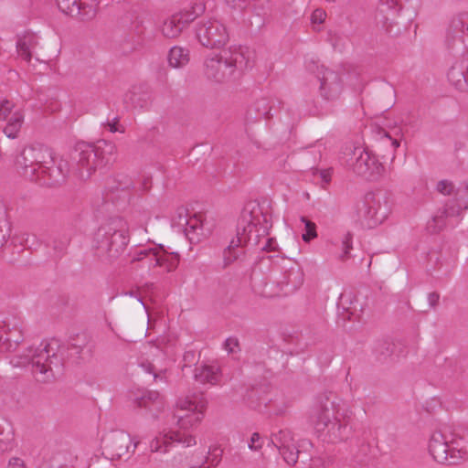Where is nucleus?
Here are the masks:
<instances>
[{
    "label": "nucleus",
    "mask_w": 468,
    "mask_h": 468,
    "mask_svg": "<svg viewBox=\"0 0 468 468\" xmlns=\"http://www.w3.org/2000/svg\"><path fill=\"white\" fill-rule=\"evenodd\" d=\"M446 42L453 47L461 43L468 49V12L463 11L453 15L446 29Z\"/></svg>",
    "instance_id": "dca6fc26"
},
{
    "label": "nucleus",
    "mask_w": 468,
    "mask_h": 468,
    "mask_svg": "<svg viewBox=\"0 0 468 468\" xmlns=\"http://www.w3.org/2000/svg\"><path fill=\"white\" fill-rule=\"evenodd\" d=\"M139 441H134L130 434L122 431H113L104 439V448L112 459L129 458L130 448L134 452Z\"/></svg>",
    "instance_id": "ddd939ff"
},
{
    "label": "nucleus",
    "mask_w": 468,
    "mask_h": 468,
    "mask_svg": "<svg viewBox=\"0 0 468 468\" xmlns=\"http://www.w3.org/2000/svg\"><path fill=\"white\" fill-rule=\"evenodd\" d=\"M319 175L324 184H328L331 181L332 173L330 169L321 170Z\"/></svg>",
    "instance_id": "13d9d810"
},
{
    "label": "nucleus",
    "mask_w": 468,
    "mask_h": 468,
    "mask_svg": "<svg viewBox=\"0 0 468 468\" xmlns=\"http://www.w3.org/2000/svg\"><path fill=\"white\" fill-rule=\"evenodd\" d=\"M23 340L24 322L20 318H7L0 324V348L13 351Z\"/></svg>",
    "instance_id": "f8f14e48"
},
{
    "label": "nucleus",
    "mask_w": 468,
    "mask_h": 468,
    "mask_svg": "<svg viewBox=\"0 0 468 468\" xmlns=\"http://www.w3.org/2000/svg\"><path fill=\"white\" fill-rule=\"evenodd\" d=\"M341 160L356 176L369 181L378 180L384 171L377 156L361 146H346Z\"/></svg>",
    "instance_id": "423d86ee"
},
{
    "label": "nucleus",
    "mask_w": 468,
    "mask_h": 468,
    "mask_svg": "<svg viewBox=\"0 0 468 468\" xmlns=\"http://www.w3.org/2000/svg\"><path fill=\"white\" fill-rule=\"evenodd\" d=\"M224 348L229 354H237L240 351L239 342L237 337L231 336L226 339Z\"/></svg>",
    "instance_id": "79ce46f5"
},
{
    "label": "nucleus",
    "mask_w": 468,
    "mask_h": 468,
    "mask_svg": "<svg viewBox=\"0 0 468 468\" xmlns=\"http://www.w3.org/2000/svg\"><path fill=\"white\" fill-rule=\"evenodd\" d=\"M8 238H9L8 229L3 228L2 226H0V248H2L5 244Z\"/></svg>",
    "instance_id": "6e6d98bb"
},
{
    "label": "nucleus",
    "mask_w": 468,
    "mask_h": 468,
    "mask_svg": "<svg viewBox=\"0 0 468 468\" xmlns=\"http://www.w3.org/2000/svg\"><path fill=\"white\" fill-rule=\"evenodd\" d=\"M353 235L347 232L342 240L343 253L340 255L342 261H346L349 257V250L352 249Z\"/></svg>",
    "instance_id": "a19ab883"
},
{
    "label": "nucleus",
    "mask_w": 468,
    "mask_h": 468,
    "mask_svg": "<svg viewBox=\"0 0 468 468\" xmlns=\"http://www.w3.org/2000/svg\"><path fill=\"white\" fill-rule=\"evenodd\" d=\"M450 464H456L468 458V438L456 433L448 435Z\"/></svg>",
    "instance_id": "393cba45"
},
{
    "label": "nucleus",
    "mask_w": 468,
    "mask_h": 468,
    "mask_svg": "<svg viewBox=\"0 0 468 468\" xmlns=\"http://www.w3.org/2000/svg\"><path fill=\"white\" fill-rule=\"evenodd\" d=\"M37 468H51V466L48 463H42L37 466Z\"/></svg>",
    "instance_id": "338daca9"
},
{
    "label": "nucleus",
    "mask_w": 468,
    "mask_h": 468,
    "mask_svg": "<svg viewBox=\"0 0 468 468\" xmlns=\"http://www.w3.org/2000/svg\"><path fill=\"white\" fill-rule=\"evenodd\" d=\"M271 441L279 450L280 454L289 465L297 463L300 451L290 430L282 429L277 432H272Z\"/></svg>",
    "instance_id": "4468645a"
},
{
    "label": "nucleus",
    "mask_w": 468,
    "mask_h": 468,
    "mask_svg": "<svg viewBox=\"0 0 468 468\" xmlns=\"http://www.w3.org/2000/svg\"><path fill=\"white\" fill-rule=\"evenodd\" d=\"M207 400L203 393H194L176 403L174 417L180 430L186 431L198 425L204 418Z\"/></svg>",
    "instance_id": "6e6552de"
},
{
    "label": "nucleus",
    "mask_w": 468,
    "mask_h": 468,
    "mask_svg": "<svg viewBox=\"0 0 468 468\" xmlns=\"http://www.w3.org/2000/svg\"><path fill=\"white\" fill-rule=\"evenodd\" d=\"M276 241L269 238L268 235L265 238H261L260 249L261 250L271 251L275 250Z\"/></svg>",
    "instance_id": "8fccbe9b"
},
{
    "label": "nucleus",
    "mask_w": 468,
    "mask_h": 468,
    "mask_svg": "<svg viewBox=\"0 0 468 468\" xmlns=\"http://www.w3.org/2000/svg\"><path fill=\"white\" fill-rule=\"evenodd\" d=\"M31 146L25 147L20 154L16 157V165L17 169L26 178L31 181L40 179L38 166L36 164V154Z\"/></svg>",
    "instance_id": "aec40b11"
},
{
    "label": "nucleus",
    "mask_w": 468,
    "mask_h": 468,
    "mask_svg": "<svg viewBox=\"0 0 468 468\" xmlns=\"http://www.w3.org/2000/svg\"><path fill=\"white\" fill-rule=\"evenodd\" d=\"M129 100L135 108H145L152 101V94L146 88L134 87L130 92Z\"/></svg>",
    "instance_id": "2f4dec72"
},
{
    "label": "nucleus",
    "mask_w": 468,
    "mask_h": 468,
    "mask_svg": "<svg viewBox=\"0 0 468 468\" xmlns=\"http://www.w3.org/2000/svg\"><path fill=\"white\" fill-rule=\"evenodd\" d=\"M309 420L323 441L336 443L351 434L350 411L334 392L319 394L310 408Z\"/></svg>",
    "instance_id": "f257e3e1"
},
{
    "label": "nucleus",
    "mask_w": 468,
    "mask_h": 468,
    "mask_svg": "<svg viewBox=\"0 0 468 468\" xmlns=\"http://www.w3.org/2000/svg\"><path fill=\"white\" fill-rule=\"evenodd\" d=\"M14 434L11 430L5 431L0 430V452H4L11 448Z\"/></svg>",
    "instance_id": "4c0bfd02"
},
{
    "label": "nucleus",
    "mask_w": 468,
    "mask_h": 468,
    "mask_svg": "<svg viewBox=\"0 0 468 468\" xmlns=\"http://www.w3.org/2000/svg\"><path fill=\"white\" fill-rule=\"evenodd\" d=\"M250 51L241 46H230L219 54L204 59L203 73L211 82L223 84L239 78L251 67Z\"/></svg>",
    "instance_id": "20e7f679"
},
{
    "label": "nucleus",
    "mask_w": 468,
    "mask_h": 468,
    "mask_svg": "<svg viewBox=\"0 0 468 468\" xmlns=\"http://www.w3.org/2000/svg\"><path fill=\"white\" fill-rule=\"evenodd\" d=\"M233 7L235 8H244L245 7V5H244V1H241V0H238V3L237 4H234L233 5Z\"/></svg>",
    "instance_id": "052dcab7"
},
{
    "label": "nucleus",
    "mask_w": 468,
    "mask_h": 468,
    "mask_svg": "<svg viewBox=\"0 0 468 468\" xmlns=\"http://www.w3.org/2000/svg\"><path fill=\"white\" fill-rule=\"evenodd\" d=\"M96 150L97 155L101 159L102 166L106 165L116 154L117 148L114 143L107 140H100L92 144Z\"/></svg>",
    "instance_id": "72a5a7b5"
},
{
    "label": "nucleus",
    "mask_w": 468,
    "mask_h": 468,
    "mask_svg": "<svg viewBox=\"0 0 468 468\" xmlns=\"http://www.w3.org/2000/svg\"><path fill=\"white\" fill-rule=\"evenodd\" d=\"M429 452L437 463L450 464L448 435L441 431L433 432L429 441Z\"/></svg>",
    "instance_id": "412c9836"
},
{
    "label": "nucleus",
    "mask_w": 468,
    "mask_h": 468,
    "mask_svg": "<svg viewBox=\"0 0 468 468\" xmlns=\"http://www.w3.org/2000/svg\"><path fill=\"white\" fill-rule=\"evenodd\" d=\"M134 402L139 408L148 409L154 419L158 418V413L164 408L163 398L157 391H145L140 397L134 399Z\"/></svg>",
    "instance_id": "a878e982"
},
{
    "label": "nucleus",
    "mask_w": 468,
    "mask_h": 468,
    "mask_svg": "<svg viewBox=\"0 0 468 468\" xmlns=\"http://www.w3.org/2000/svg\"><path fill=\"white\" fill-rule=\"evenodd\" d=\"M102 125L111 133H123L125 132L124 126L119 124V119L117 117H114L112 120H107V122L102 123Z\"/></svg>",
    "instance_id": "37998d69"
},
{
    "label": "nucleus",
    "mask_w": 468,
    "mask_h": 468,
    "mask_svg": "<svg viewBox=\"0 0 468 468\" xmlns=\"http://www.w3.org/2000/svg\"><path fill=\"white\" fill-rule=\"evenodd\" d=\"M263 444H264V440L260 435V433L253 432L249 441L248 447L250 450H251L253 452H258L262 448Z\"/></svg>",
    "instance_id": "ea45409f"
},
{
    "label": "nucleus",
    "mask_w": 468,
    "mask_h": 468,
    "mask_svg": "<svg viewBox=\"0 0 468 468\" xmlns=\"http://www.w3.org/2000/svg\"><path fill=\"white\" fill-rule=\"evenodd\" d=\"M169 65L173 68H183L189 62V50L175 46L173 47L168 54Z\"/></svg>",
    "instance_id": "f704fd0d"
},
{
    "label": "nucleus",
    "mask_w": 468,
    "mask_h": 468,
    "mask_svg": "<svg viewBox=\"0 0 468 468\" xmlns=\"http://www.w3.org/2000/svg\"><path fill=\"white\" fill-rule=\"evenodd\" d=\"M356 212L363 228L374 229L383 223L390 212L388 197L380 192H368L357 201Z\"/></svg>",
    "instance_id": "0eeeda50"
},
{
    "label": "nucleus",
    "mask_w": 468,
    "mask_h": 468,
    "mask_svg": "<svg viewBox=\"0 0 468 468\" xmlns=\"http://www.w3.org/2000/svg\"><path fill=\"white\" fill-rule=\"evenodd\" d=\"M194 378L201 384L218 385L220 383L222 373L218 365H202L195 368Z\"/></svg>",
    "instance_id": "bb28decb"
},
{
    "label": "nucleus",
    "mask_w": 468,
    "mask_h": 468,
    "mask_svg": "<svg viewBox=\"0 0 468 468\" xmlns=\"http://www.w3.org/2000/svg\"><path fill=\"white\" fill-rule=\"evenodd\" d=\"M76 163V170L81 178H89L97 168L103 167L92 144L79 143L71 154Z\"/></svg>",
    "instance_id": "9d476101"
},
{
    "label": "nucleus",
    "mask_w": 468,
    "mask_h": 468,
    "mask_svg": "<svg viewBox=\"0 0 468 468\" xmlns=\"http://www.w3.org/2000/svg\"><path fill=\"white\" fill-rule=\"evenodd\" d=\"M275 100L271 98H260L253 102L246 112V122H255L261 118L269 119L272 116L271 109Z\"/></svg>",
    "instance_id": "b1692460"
},
{
    "label": "nucleus",
    "mask_w": 468,
    "mask_h": 468,
    "mask_svg": "<svg viewBox=\"0 0 468 468\" xmlns=\"http://www.w3.org/2000/svg\"><path fill=\"white\" fill-rule=\"evenodd\" d=\"M376 351L379 353L381 356H387L392 353L391 345L388 342L379 343Z\"/></svg>",
    "instance_id": "3c124183"
},
{
    "label": "nucleus",
    "mask_w": 468,
    "mask_h": 468,
    "mask_svg": "<svg viewBox=\"0 0 468 468\" xmlns=\"http://www.w3.org/2000/svg\"><path fill=\"white\" fill-rule=\"evenodd\" d=\"M109 187L112 193H123V201L127 203L130 199V190L135 188V183L131 176L120 173L112 179Z\"/></svg>",
    "instance_id": "c85d7f7f"
},
{
    "label": "nucleus",
    "mask_w": 468,
    "mask_h": 468,
    "mask_svg": "<svg viewBox=\"0 0 468 468\" xmlns=\"http://www.w3.org/2000/svg\"><path fill=\"white\" fill-rule=\"evenodd\" d=\"M317 78L320 81V94L327 100L336 99L342 91V81L340 75L334 70L321 66L317 70Z\"/></svg>",
    "instance_id": "a211bd4d"
},
{
    "label": "nucleus",
    "mask_w": 468,
    "mask_h": 468,
    "mask_svg": "<svg viewBox=\"0 0 468 468\" xmlns=\"http://www.w3.org/2000/svg\"><path fill=\"white\" fill-rule=\"evenodd\" d=\"M129 240L127 223L122 218H111L94 234L96 256L102 262L111 264L124 253Z\"/></svg>",
    "instance_id": "39448f33"
},
{
    "label": "nucleus",
    "mask_w": 468,
    "mask_h": 468,
    "mask_svg": "<svg viewBox=\"0 0 468 468\" xmlns=\"http://www.w3.org/2000/svg\"><path fill=\"white\" fill-rule=\"evenodd\" d=\"M461 190L458 191V194H459V204H458V207L456 209H454L453 207H450L448 208V214L449 215H460L462 213V211L463 210H467L468 209V202L467 201H464L463 200V196L461 194Z\"/></svg>",
    "instance_id": "de8ad7c7"
},
{
    "label": "nucleus",
    "mask_w": 468,
    "mask_h": 468,
    "mask_svg": "<svg viewBox=\"0 0 468 468\" xmlns=\"http://www.w3.org/2000/svg\"><path fill=\"white\" fill-rule=\"evenodd\" d=\"M63 352L64 347L60 346L59 341L51 339L14 356L11 364L14 367H30L37 381L49 382L63 366Z\"/></svg>",
    "instance_id": "7ed1b4c3"
},
{
    "label": "nucleus",
    "mask_w": 468,
    "mask_h": 468,
    "mask_svg": "<svg viewBox=\"0 0 468 468\" xmlns=\"http://www.w3.org/2000/svg\"><path fill=\"white\" fill-rule=\"evenodd\" d=\"M196 37L198 42L207 48H221L229 39L226 26L214 18L197 22Z\"/></svg>",
    "instance_id": "1a4fd4ad"
},
{
    "label": "nucleus",
    "mask_w": 468,
    "mask_h": 468,
    "mask_svg": "<svg viewBox=\"0 0 468 468\" xmlns=\"http://www.w3.org/2000/svg\"><path fill=\"white\" fill-rule=\"evenodd\" d=\"M391 144L394 148H398L399 146V142L396 139L392 140Z\"/></svg>",
    "instance_id": "774afa93"
},
{
    "label": "nucleus",
    "mask_w": 468,
    "mask_h": 468,
    "mask_svg": "<svg viewBox=\"0 0 468 468\" xmlns=\"http://www.w3.org/2000/svg\"><path fill=\"white\" fill-rule=\"evenodd\" d=\"M439 300L440 294L438 292H432L428 294V303L431 308L434 309L438 305Z\"/></svg>",
    "instance_id": "5fc2aeb1"
},
{
    "label": "nucleus",
    "mask_w": 468,
    "mask_h": 468,
    "mask_svg": "<svg viewBox=\"0 0 468 468\" xmlns=\"http://www.w3.org/2000/svg\"><path fill=\"white\" fill-rule=\"evenodd\" d=\"M400 6L396 0H380L378 7V14L390 13L392 16L398 14Z\"/></svg>",
    "instance_id": "c9c22d12"
},
{
    "label": "nucleus",
    "mask_w": 468,
    "mask_h": 468,
    "mask_svg": "<svg viewBox=\"0 0 468 468\" xmlns=\"http://www.w3.org/2000/svg\"><path fill=\"white\" fill-rule=\"evenodd\" d=\"M24 120L25 114L23 111L16 109L14 113L5 121L6 123L3 128V133L10 139L17 138Z\"/></svg>",
    "instance_id": "7c9ffc66"
},
{
    "label": "nucleus",
    "mask_w": 468,
    "mask_h": 468,
    "mask_svg": "<svg viewBox=\"0 0 468 468\" xmlns=\"http://www.w3.org/2000/svg\"><path fill=\"white\" fill-rule=\"evenodd\" d=\"M291 406L290 402H278L277 399L273 402L271 401L269 408L275 415L283 414L286 410Z\"/></svg>",
    "instance_id": "a18cd8bd"
},
{
    "label": "nucleus",
    "mask_w": 468,
    "mask_h": 468,
    "mask_svg": "<svg viewBox=\"0 0 468 468\" xmlns=\"http://www.w3.org/2000/svg\"><path fill=\"white\" fill-rule=\"evenodd\" d=\"M218 463H219V459H218V457H217V456H215V457H213V458L211 459V464H212L213 466H217V465L218 464Z\"/></svg>",
    "instance_id": "69168bd1"
},
{
    "label": "nucleus",
    "mask_w": 468,
    "mask_h": 468,
    "mask_svg": "<svg viewBox=\"0 0 468 468\" xmlns=\"http://www.w3.org/2000/svg\"><path fill=\"white\" fill-rule=\"evenodd\" d=\"M152 186V176L149 175H143L140 177L137 190L140 192H147Z\"/></svg>",
    "instance_id": "49530a36"
},
{
    "label": "nucleus",
    "mask_w": 468,
    "mask_h": 468,
    "mask_svg": "<svg viewBox=\"0 0 468 468\" xmlns=\"http://www.w3.org/2000/svg\"><path fill=\"white\" fill-rule=\"evenodd\" d=\"M179 259V254L176 252L168 253L162 247L151 246L142 267L148 269L162 267L170 272L176 269Z\"/></svg>",
    "instance_id": "f3484780"
},
{
    "label": "nucleus",
    "mask_w": 468,
    "mask_h": 468,
    "mask_svg": "<svg viewBox=\"0 0 468 468\" xmlns=\"http://www.w3.org/2000/svg\"><path fill=\"white\" fill-rule=\"evenodd\" d=\"M175 444H182L189 447L196 444V439L185 431H170L166 433H160L150 443V449L154 452H166Z\"/></svg>",
    "instance_id": "2eb2a0df"
},
{
    "label": "nucleus",
    "mask_w": 468,
    "mask_h": 468,
    "mask_svg": "<svg viewBox=\"0 0 468 468\" xmlns=\"http://www.w3.org/2000/svg\"><path fill=\"white\" fill-rule=\"evenodd\" d=\"M447 78L456 90L468 91V58L456 60L450 68Z\"/></svg>",
    "instance_id": "4be33fe9"
},
{
    "label": "nucleus",
    "mask_w": 468,
    "mask_h": 468,
    "mask_svg": "<svg viewBox=\"0 0 468 468\" xmlns=\"http://www.w3.org/2000/svg\"><path fill=\"white\" fill-rule=\"evenodd\" d=\"M15 104L8 100H3L0 102V121L7 120L16 110Z\"/></svg>",
    "instance_id": "58836bf2"
},
{
    "label": "nucleus",
    "mask_w": 468,
    "mask_h": 468,
    "mask_svg": "<svg viewBox=\"0 0 468 468\" xmlns=\"http://www.w3.org/2000/svg\"><path fill=\"white\" fill-rule=\"evenodd\" d=\"M438 192L443 195H450L453 190V184L449 180H441L437 184Z\"/></svg>",
    "instance_id": "09e8293b"
},
{
    "label": "nucleus",
    "mask_w": 468,
    "mask_h": 468,
    "mask_svg": "<svg viewBox=\"0 0 468 468\" xmlns=\"http://www.w3.org/2000/svg\"><path fill=\"white\" fill-rule=\"evenodd\" d=\"M7 468H27V466L22 459L14 457L9 460Z\"/></svg>",
    "instance_id": "864d4df0"
},
{
    "label": "nucleus",
    "mask_w": 468,
    "mask_h": 468,
    "mask_svg": "<svg viewBox=\"0 0 468 468\" xmlns=\"http://www.w3.org/2000/svg\"><path fill=\"white\" fill-rule=\"evenodd\" d=\"M185 233L192 243L199 242L201 238L206 237L203 216L194 215L186 219Z\"/></svg>",
    "instance_id": "cd10ccee"
},
{
    "label": "nucleus",
    "mask_w": 468,
    "mask_h": 468,
    "mask_svg": "<svg viewBox=\"0 0 468 468\" xmlns=\"http://www.w3.org/2000/svg\"><path fill=\"white\" fill-rule=\"evenodd\" d=\"M84 344H85V337H83V339H82V341H81V344H80V345H78V344H73V343H72V344H70V346H71V347H70V349H71L72 351H74V353H75L76 355H79V354L81 352V350H82V346H83Z\"/></svg>",
    "instance_id": "bf43d9fd"
},
{
    "label": "nucleus",
    "mask_w": 468,
    "mask_h": 468,
    "mask_svg": "<svg viewBox=\"0 0 468 468\" xmlns=\"http://www.w3.org/2000/svg\"><path fill=\"white\" fill-rule=\"evenodd\" d=\"M310 468H320V460H313V463Z\"/></svg>",
    "instance_id": "680f3d73"
},
{
    "label": "nucleus",
    "mask_w": 468,
    "mask_h": 468,
    "mask_svg": "<svg viewBox=\"0 0 468 468\" xmlns=\"http://www.w3.org/2000/svg\"><path fill=\"white\" fill-rule=\"evenodd\" d=\"M69 173V162L60 158L57 165L49 166L48 165L41 171L40 178L43 177V184L57 186L63 183Z\"/></svg>",
    "instance_id": "5701e85b"
},
{
    "label": "nucleus",
    "mask_w": 468,
    "mask_h": 468,
    "mask_svg": "<svg viewBox=\"0 0 468 468\" xmlns=\"http://www.w3.org/2000/svg\"><path fill=\"white\" fill-rule=\"evenodd\" d=\"M271 222L259 207L244 208L238 219L236 237L223 251L224 267L233 263L243 254V247L261 246V238L269 235Z\"/></svg>",
    "instance_id": "f03ea898"
},
{
    "label": "nucleus",
    "mask_w": 468,
    "mask_h": 468,
    "mask_svg": "<svg viewBox=\"0 0 468 468\" xmlns=\"http://www.w3.org/2000/svg\"><path fill=\"white\" fill-rule=\"evenodd\" d=\"M190 357H194V353L186 352L184 356V360L186 361V360L190 359Z\"/></svg>",
    "instance_id": "e2e57ef3"
},
{
    "label": "nucleus",
    "mask_w": 468,
    "mask_h": 468,
    "mask_svg": "<svg viewBox=\"0 0 468 468\" xmlns=\"http://www.w3.org/2000/svg\"><path fill=\"white\" fill-rule=\"evenodd\" d=\"M37 44V37L33 33H27L19 37L16 42L18 55L26 61L29 62Z\"/></svg>",
    "instance_id": "c756f323"
},
{
    "label": "nucleus",
    "mask_w": 468,
    "mask_h": 468,
    "mask_svg": "<svg viewBox=\"0 0 468 468\" xmlns=\"http://www.w3.org/2000/svg\"><path fill=\"white\" fill-rule=\"evenodd\" d=\"M57 5L63 13L88 20L95 16L98 3L96 0H57Z\"/></svg>",
    "instance_id": "6ab92c4d"
},
{
    "label": "nucleus",
    "mask_w": 468,
    "mask_h": 468,
    "mask_svg": "<svg viewBox=\"0 0 468 468\" xmlns=\"http://www.w3.org/2000/svg\"><path fill=\"white\" fill-rule=\"evenodd\" d=\"M30 146L33 149V151L37 153L34 155L36 156V164L37 166H38V171L40 170L41 172L45 168V166H47L49 164L55 163L53 152L50 148L42 144Z\"/></svg>",
    "instance_id": "473e14b6"
},
{
    "label": "nucleus",
    "mask_w": 468,
    "mask_h": 468,
    "mask_svg": "<svg viewBox=\"0 0 468 468\" xmlns=\"http://www.w3.org/2000/svg\"><path fill=\"white\" fill-rule=\"evenodd\" d=\"M301 221L304 223L305 232L302 235L303 241L309 242L317 237L316 226L314 222L308 220L305 217L301 218Z\"/></svg>",
    "instance_id": "e433bc0d"
},
{
    "label": "nucleus",
    "mask_w": 468,
    "mask_h": 468,
    "mask_svg": "<svg viewBox=\"0 0 468 468\" xmlns=\"http://www.w3.org/2000/svg\"><path fill=\"white\" fill-rule=\"evenodd\" d=\"M149 247H140L131 254V262H141L146 259Z\"/></svg>",
    "instance_id": "c03bdc74"
},
{
    "label": "nucleus",
    "mask_w": 468,
    "mask_h": 468,
    "mask_svg": "<svg viewBox=\"0 0 468 468\" xmlns=\"http://www.w3.org/2000/svg\"><path fill=\"white\" fill-rule=\"evenodd\" d=\"M325 16L326 15L324 11H323L322 9H316L312 14L311 19L313 23L321 24L324 21Z\"/></svg>",
    "instance_id": "603ef678"
},
{
    "label": "nucleus",
    "mask_w": 468,
    "mask_h": 468,
    "mask_svg": "<svg viewBox=\"0 0 468 468\" xmlns=\"http://www.w3.org/2000/svg\"><path fill=\"white\" fill-rule=\"evenodd\" d=\"M142 367L145 370V372H147L149 374H153L154 375V379L155 381H157V379L163 380V377L158 375V374H156L154 372L153 365H151V364H147V365L143 364Z\"/></svg>",
    "instance_id": "4d7b16f0"
},
{
    "label": "nucleus",
    "mask_w": 468,
    "mask_h": 468,
    "mask_svg": "<svg viewBox=\"0 0 468 468\" xmlns=\"http://www.w3.org/2000/svg\"><path fill=\"white\" fill-rule=\"evenodd\" d=\"M343 310H344V312H343V314H341V315H343V316H344V315H345V313H346V319H350V314H352V313H350V312L348 311V308H346V307H344V306H343Z\"/></svg>",
    "instance_id": "0e129e2a"
},
{
    "label": "nucleus",
    "mask_w": 468,
    "mask_h": 468,
    "mask_svg": "<svg viewBox=\"0 0 468 468\" xmlns=\"http://www.w3.org/2000/svg\"><path fill=\"white\" fill-rule=\"evenodd\" d=\"M204 10V5L199 4L193 6L191 10H186L171 16L163 24V35L168 38L178 37L182 30L198 15L202 14Z\"/></svg>",
    "instance_id": "9b49d317"
}]
</instances>
